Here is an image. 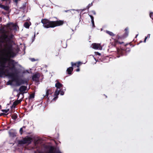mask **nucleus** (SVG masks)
<instances>
[{"label":"nucleus","mask_w":153,"mask_h":153,"mask_svg":"<svg viewBox=\"0 0 153 153\" xmlns=\"http://www.w3.org/2000/svg\"><path fill=\"white\" fill-rule=\"evenodd\" d=\"M6 48L0 51V70L3 74H4V68H7L6 64L8 61L7 58L10 57H13L15 56V53L12 51V47L11 45H7Z\"/></svg>","instance_id":"1"},{"label":"nucleus","mask_w":153,"mask_h":153,"mask_svg":"<svg viewBox=\"0 0 153 153\" xmlns=\"http://www.w3.org/2000/svg\"><path fill=\"white\" fill-rule=\"evenodd\" d=\"M41 22L43 24V26L46 28H53L62 25L64 23L63 20L50 21L46 19H42Z\"/></svg>","instance_id":"2"},{"label":"nucleus","mask_w":153,"mask_h":153,"mask_svg":"<svg viewBox=\"0 0 153 153\" xmlns=\"http://www.w3.org/2000/svg\"><path fill=\"white\" fill-rule=\"evenodd\" d=\"M128 28H126L125 29V33L123 35H120L119 33L116 36V39H114V41L112 42V45L114 47L118 44H124V42H120L119 40H122L128 36Z\"/></svg>","instance_id":"3"},{"label":"nucleus","mask_w":153,"mask_h":153,"mask_svg":"<svg viewBox=\"0 0 153 153\" xmlns=\"http://www.w3.org/2000/svg\"><path fill=\"white\" fill-rule=\"evenodd\" d=\"M16 73L10 74V76L12 77V81H15L17 86H19L22 84H26L27 85L28 82L27 80L21 79H18V76L16 75Z\"/></svg>","instance_id":"4"},{"label":"nucleus","mask_w":153,"mask_h":153,"mask_svg":"<svg viewBox=\"0 0 153 153\" xmlns=\"http://www.w3.org/2000/svg\"><path fill=\"white\" fill-rule=\"evenodd\" d=\"M17 63L13 59L10 60L8 63V65L7 66V68H9L10 70L14 71V72H16V75H18L19 73L15 66L16 64Z\"/></svg>","instance_id":"5"},{"label":"nucleus","mask_w":153,"mask_h":153,"mask_svg":"<svg viewBox=\"0 0 153 153\" xmlns=\"http://www.w3.org/2000/svg\"><path fill=\"white\" fill-rule=\"evenodd\" d=\"M128 45L126 44L125 45L124 48H117V51L118 54L121 55H126L127 51L129 52L130 50L129 48H126V46Z\"/></svg>","instance_id":"6"},{"label":"nucleus","mask_w":153,"mask_h":153,"mask_svg":"<svg viewBox=\"0 0 153 153\" xmlns=\"http://www.w3.org/2000/svg\"><path fill=\"white\" fill-rule=\"evenodd\" d=\"M32 138L30 137H24L22 140L18 141V143L19 144H30L32 141Z\"/></svg>","instance_id":"7"},{"label":"nucleus","mask_w":153,"mask_h":153,"mask_svg":"<svg viewBox=\"0 0 153 153\" xmlns=\"http://www.w3.org/2000/svg\"><path fill=\"white\" fill-rule=\"evenodd\" d=\"M7 26L10 30H17V26L16 24H14L13 23H10L7 24Z\"/></svg>","instance_id":"8"},{"label":"nucleus","mask_w":153,"mask_h":153,"mask_svg":"<svg viewBox=\"0 0 153 153\" xmlns=\"http://www.w3.org/2000/svg\"><path fill=\"white\" fill-rule=\"evenodd\" d=\"M53 92V91L50 89H47L46 91V95L44 96V97L45 98H47L48 99V102L50 101V100L49 98L50 97H48V95L49 94H51Z\"/></svg>","instance_id":"9"},{"label":"nucleus","mask_w":153,"mask_h":153,"mask_svg":"<svg viewBox=\"0 0 153 153\" xmlns=\"http://www.w3.org/2000/svg\"><path fill=\"white\" fill-rule=\"evenodd\" d=\"M5 68H4V74H3V75H2V76L1 77H3V76L4 75L6 74H7L8 76H9L12 79V77L10 76V74L12 73H16L17 74V73L16 72H12V73H10L9 72V69L8 68H6V69H5Z\"/></svg>","instance_id":"10"},{"label":"nucleus","mask_w":153,"mask_h":153,"mask_svg":"<svg viewBox=\"0 0 153 153\" xmlns=\"http://www.w3.org/2000/svg\"><path fill=\"white\" fill-rule=\"evenodd\" d=\"M40 77L39 73H37L34 74L32 77V79L33 81H36L37 79H38Z\"/></svg>","instance_id":"11"},{"label":"nucleus","mask_w":153,"mask_h":153,"mask_svg":"<svg viewBox=\"0 0 153 153\" xmlns=\"http://www.w3.org/2000/svg\"><path fill=\"white\" fill-rule=\"evenodd\" d=\"M92 46L94 49H98L100 48V44L94 43L92 44Z\"/></svg>","instance_id":"12"},{"label":"nucleus","mask_w":153,"mask_h":153,"mask_svg":"<svg viewBox=\"0 0 153 153\" xmlns=\"http://www.w3.org/2000/svg\"><path fill=\"white\" fill-rule=\"evenodd\" d=\"M59 94V92L58 90L57 89H56L54 92V95L55 97L52 99V101L55 100L56 99H57L58 97V96Z\"/></svg>","instance_id":"13"},{"label":"nucleus","mask_w":153,"mask_h":153,"mask_svg":"<svg viewBox=\"0 0 153 153\" xmlns=\"http://www.w3.org/2000/svg\"><path fill=\"white\" fill-rule=\"evenodd\" d=\"M27 88V87L24 85L21 86L19 88V90L21 93H23L24 91H25Z\"/></svg>","instance_id":"14"},{"label":"nucleus","mask_w":153,"mask_h":153,"mask_svg":"<svg viewBox=\"0 0 153 153\" xmlns=\"http://www.w3.org/2000/svg\"><path fill=\"white\" fill-rule=\"evenodd\" d=\"M55 87L56 88V89H60L63 86V85L59 82L58 81L55 84Z\"/></svg>","instance_id":"15"},{"label":"nucleus","mask_w":153,"mask_h":153,"mask_svg":"<svg viewBox=\"0 0 153 153\" xmlns=\"http://www.w3.org/2000/svg\"><path fill=\"white\" fill-rule=\"evenodd\" d=\"M82 64V63L80 62H78L75 63H74L73 62H71V65L72 67L75 66H76L77 68H79L80 65H81Z\"/></svg>","instance_id":"16"},{"label":"nucleus","mask_w":153,"mask_h":153,"mask_svg":"<svg viewBox=\"0 0 153 153\" xmlns=\"http://www.w3.org/2000/svg\"><path fill=\"white\" fill-rule=\"evenodd\" d=\"M21 101L19 100H17L13 102V105L11 106V108L13 107L15 108V106L21 102Z\"/></svg>","instance_id":"17"},{"label":"nucleus","mask_w":153,"mask_h":153,"mask_svg":"<svg viewBox=\"0 0 153 153\" xmlns=\"http://www.w3.org/2000/svg\"><path fill=\"white\" fill-rule=\"evenodd\" d=\"M73 70V67L72 66V67H70L67 69V72L68 74L71 75L72 74Z\"/></svg>","instance_id":"18"},{"label":"nucleus","mask_w":153,"mask_h":153,"mask_svg":"<svg viewBox=\"0 0 153 153\" xmlns=\"http://www.w3.org/2000/svg\"><path fill=\"white\" fill-rule=\"evenodd\" d=\"M54 149L55 148L53 146H50V148L47 153H54Z\"/></svg>","instance_id":"19"},{"label":"nucleus","mask_w":153,"mask_h":153,"mask_svg":"<svg viewBox=\"0 0 153 153\" xmlns=\"http://www.w3.org/2000/svg\"><path fill=\"white\" fill-rule=\"evenodd\" d=\"M9 135L10 137H14L16 136V133L14 132H10L9 133Z\"/></svg>","instance_id":"20"},{"label":"nucleus","mask_w":153,"mask_h":153,"mask_svg":"<svg viewBox=\"0 0 153 153\" xmlns=\"http://www.w3.org/2000/svg\"><path fill=\"white\" fill-rule=\"evenodd\" d=\"M41 141V139H35L34 140V143L35 145L39 144Z\"/></svg>","instance_id":"21"},{"label":"nucleus","mask_w":153,"mask_h":153,"mask_svg":"<svg viewBox=\"0 0 153 153\" xmlns=\"http://www.w3.org/2000/svg\"><path fill=\"white\" fill-rule=\"evenodd\" d=\"M26 7V3L23 4L22 6L20 7V9L22 10L23 11H24L25 10Z\"/></svg>","instance_id":"22"},{"label":"nucleus","mask_w":153,"mask_h":153,"mask_svg":"<svg viewBox=\"0 0 153 153\" xmlns=\"http://www.w3.org/2000/svg\"><path fill=\"white\" fill-rule=\"evenodd\" d=\"M11 117L13 119L15 120L17 118L18 116L16 114H14L11 116Z\"/></svg>","instance_id":"23"},{"label":"nucleus","mask_w":153,"mask_h":153,"mask_svg":"<svg viewBox=\"0 0 153 153\" xmlns=\"http://www.w3.org/2000/svg\"><path fill=\"white\" fill-rule=\"evenodd\" d=\"M30 26L29 23L27 22H25L24 24V26L27 28H29Z\"/></svg>","instance_id":"24"},{"label":"nucleus","mask_w":153,"mask_h":153,"mask_svg":"<svg viewBox=\"0 0 153 153\" xmlns=\"http://www.w3.org/2000/svg\"><path fill=\"white\" fill-rule=\"evenodd\" d=\"M106 32L107 33H108L111 36H115V34L107 30Z\"/></svg>","instance_id":"25"},{"label":"nucleus","mask_w":153,"mask_h":153,"mask_svg":"<svg viewBox=\"0 0 153 153\" xmlns=\"http://www.w3.org/2000/svg\"><path fill=\"white\" fill-rule=\"evenodd\" d=\"M2 9H4L5 10L7 11L9 9V7L7 6H3Z\"/></svg>","instance_id":"26"},{"label":"nucleus","mask_w":153,"mask_h":153,"mask_svg":"<svg viewBox=\"0 0 153 153\" xmlns=\"http://www.w3.org/2000/svg\"><path fill=\"white\" fill-rule=\"evenodd\" d=\"M35 94L34 93H32L31 94H30L29 97V99H33L34 97Z\"/></svg>","instance_id":"27"},{"label":"nucleus","mask_w":153,"mask_h":153,"mask_svg":"<svg viewBox=\"0 0 153 153\" xmlns=\"http://www.w3.org/2000/svg\"><path fill=\"white\" fill-rule=\"evenodd\" d=\"M59 94L62 95H63L64 94V91H63V90L61 89L59 91Z\"/></svg>","instance_id":"28"},{"label":"nucleus","mask_w":153,"mask_h":153,"mask_svg":"<svg viewBox=\"0 0 153 153\" xmlns=\"http://www.w3.org/2000/svg\"><path fill=\"white\" fill-rule=\"evenodd\" d=\"M150 34H148L147 36L146 37H145V39H144V42H146V39L148 38H149L150 37Z\"/></svg>","instance_id":"29"},{"label":"nucleus","mask_w":153,"mask_h":153,"mask_svg":"<svg viewBox=\"0 0 153 153\" xmlns=\"http://www.w3.org/2000/svg\"><path fill=\"white\" fill-rule=\"evenodd\" d=\"M93 5L92 3V2L91 3L89 4H88V6H87L86 7V8L87 9H88L91 6H92Z\"/></svg>","instance_id":"30"},{"label":"nucleus","mask_w":153,"mask_h":153,"mask_svg":"<svg viewBox=\"0 0 153 153\" xmlns=\"http://www.w3.org/2000/svg\"><path fill=\"white\" fill-rule=\"evenodd\" d=\"M19 132L21 135L23 134V128H21L20 129Z\"/></svg>","instance_id":"31"},{"label":"nucleus","mask_w":153,"mask_h":153,"mask_svg":"<svg viewBox=\"0 0 153 153\" xmlns=\"http://www.w3.org/2000/svg\"><path fill=\"white\" fill-rule=\"evenodd\" d=\"M9 111V109H3L1 111L3 112H4L5 113H7Z\"/></svg>","instance_id":"32"},{"label":"nucleus","mask_w":153,"mask_h":153,"mask_svg":"<svg viewBox=\"0 0 153 153\" xmlns=\"http://www.w3.org/2000/svg\"><path fill=\"white\" fill-rule=\"evenodd\" d=\"M13 35L12 34L9 36V37L10 39H13Z\"/></svg>","instance_id":"33"},{"label":"nucleus","mask_w":153,"mask_h":153,"mask_svg":"<svg viewBox=\"0 0 153 153\" xmlns=\"http://www.w3.org/2000/svg\"><path fill=\"white\" fill-rule=\"evenodd\" d=\"M89 16L90 17V18L91 19V21H94V18L93 16L91 15H89Z\"/></svg>","instance_id":"34"},{"label":"nucleus","mask_w":153,"mask_h":153,"mask_svg":"<svg viewBox=\"0 0 153 153\" xmlns=\"http://www.w3.org/2000/svg\"><path fill=\"white\" fill-rule=\"evenodd\" d=\"M14 81H12V79L11 81H9V82H7V84L9 85H12V82H13Z\"/></svg>","instance_id":"35"},{"label":"nucleus","mask_w":153,"mask_h":153,"mask_svg":"<svg viewBox=\"0 0 153 153\" xmlns=\"http://www.w3.org/2000/svg\"><path fill=\"white\" fill-rule=\"evenodd\" d=\"M150 17L152 19H153V13H151L150 14Z\"/></svg>","instance_id":"36"},{"label":"nucleus","mask_w":153,"mask_h":153,"mask_svg":"<svg viewBox=\"0 0 153 153\" xmlns=\"http://www.w3.org/2000/svg\"><path fill=\"white\" fill-rule=\"evenodd\" d=\"M91 22L92 24V27L94 28L95 27L94 21H92Z\"/></svg>","instance_id":"37"},{"label":"nucleus","mask_w":153,"mask_h":153,"mask_svg":"<svg viewBox=\"0 0 153 153\" xmlns=\"http://www.w3.org/2000/svg\"><path fill=\"white\" fill-rule=\"evenodd\" d=\"M91 12L94 15H96V12L94 10H92L91 11Z\"/></svg>","instance_id":"38"},{"label":"nucleus","mask_w":153,"mask_h":153,"mask_svg":"<svg viewBox=\"0 0 153 153\" xmlns=\"http://www.w3.org/2000/svg\"><path fill=\"white\" fill-rule=\"evenodd\" d=\"M7 114H4V113H1L0 114V116H3V115H7Z\"/></svg>","instance_id":"39"},{"label":"nucleus","mask_w":153,"mask_h":153,"mask_svg":"<svg viewBox=\"0 0 153 153\" xmlns=\"http://www.w3.org/2000/svg\"><path fill=\"white\" fill-rule=\"evenodd\" d=\"M20 0H14V1L16 4H17L18 2V1H20Z\"/></svg>","instance_id":"40"},{"label":"nucleus","mask_w":153,"mask_h":153,"mask_svg":"<svg viewBox=\"0 0 153 153\" xmlns=\"http://www.w3.org/2000/svg\"><path fill=\"white\" fill-rule=\"evenodd\" d=\"M4 5H2L1 4H0V7L2 8Z\"/></svg>","instance_id":"41"},{"label":"nucleus","mask_w":153,"mask_h":153,"mask_svg":"<svg viewBox=\"0 0 153 153\" xmlns=\"http://www.w3.org/2000/svg\"><path fill=\"white\" fill-rule=\"evenodd\" d=\"M77 68L76 70V71L77 72H78V71H80V69L79 68Z\"/></svg>","instance_id":"42"},{"label":"nucleus","mask_w":153,"mask_h":153,"mask_svg":"<svg viewBox=\"0 0 153 153\" xmlns=\"http://www.w3.org/2000/svg\"><path fill=\"white\" fill-rule=\"evenodd\" d=\"M4 37H5L4 39H6L7 37L8 36L5 35L4 36Z\"/></svg>","instance_id":"43"},{"label":"nucleus","mask_w":153,"mask_h":153,"mask_svg":"<svg viewBox=\"0 0 153 153\" xmlns=\"http://www.w3.org/2000/svg\"><path fill=\"white\" fill-rule=\"evenodd\" d=\"M26 126H23V127L22 128H23V129H25L26 128Z\"/></svg>","instance_id":"44"},{"label":"nucleus","mask_w":153,"mask_h":153,"mask_svg":"<svg viewBox=\"0 0 153 153\" xmlns=\"http://www.w3.org/2000/svg\"><path fill=\"white\" fill-rule=\"evenodd\" d=\"M31 59H32V61H35V60L34 58H32Z\"/></svg>","instance_id":"45"},{"label":"nucleus","mask_w":153,"mask_h":153,"mask_svg":"<svg viewBox=\"0 0 153 153\" xmlns=\"http://www.w3.org/2000/svg\"><path fill=\"white\" fill-rule=\"evenodd\" d=\"M2 21V18L1 17H0V22Z\"/></svg>","instance_id":"46"},{"label":"nucleus","mask_w":153,"mask_h":153,"mask_svg":"<svg viewBox=\"0 0 153 153\" xmlns=\"http://www.w3.org/2000/svg\"><path fill=\"white\" fill-rule=\"evenodd\" d=\"M57 153H61L60 151H58V152H57Z\"/></svg>","instance_id":"47"},{"label":"nucleus","mask_w":153,"mask_h":153,"mask_svg":"<svg viewBox=\"0 0 153 153\" xmlns=\"http://www.w3.org/2000/svg\"><path fill=\"white\" fill-rule=\"evenodd\" d=\"M0 42H1V43H3V42H4V41H0Z\"/></svg>","instance_id":"48"},{"label":"nucleus","mask_w":153,"mask_h":153,"mask_svg":"<svg viewBox=\"0 0 153 153\" xmlns=\"http://www.w3.org/2000/svg\"><path fill=\"white\" fill-rule=\"evenodd\" d=\"M68 11V10H65V12H67Z\"/></svg>","instance_id":"49"},{"label":"nucleus","mask_w":153,"mask_h":153,"mask_svg":"<svg viewBox=\"0 0 153 153\" xmlns=\"http://www.w3.org/2000/svg\"><path fill=\"white\" fill-rule=\"evenodd\" d=\"M1 1H6V0H1Z\"/></svg>","instance_id":"50"},{"label":"nucleus","mask_w":153,"mask_h":153,"mask_svg":"<svg viewBox=\"0 0 153 153\" xmlns=\"http://www.w3.org/2000/svg\"><path fill=\"white\" fill-rule=\"evenodd\" d=\"M1 105H0V109H1Z\"/></svg>","instance_id":"51"},{"label":"nucleus","mask_w":153,"mask_h":153,"mask_svg":"<svg viewBox=\"0 0 153 153\" xmlns=\"http://www.w3.org/2000/svg\"><path fill=\"white\" fill-rule=\"evenodd\" d=\"M63 90H64L65 91L66 89H65V88H64V89Z\"/></svg>","instance_id":"52"},{"label":"nucleus","mask_w":153,"mask_h":153,"mask_svg":"<svg viewBox=\"0 0 153 153\" xmlns=\"http://www.w3.org/2000/svg\"><path fill=\"white\" fill-rule=\"evenodd\" d=\"M9 0H6V1H9Z\"/></svg>","instance_id":"53"},{"label":"nucleus","mask_w":153,"mask_h":153,"mask_svg":"<svg viewBox=\"0 0 153 153\" xmlns=\"http://www.w3.org/2000/svg\"><path fill=\"white\" fill-rule=\"evenodd\" d=\"M138 36V35H137L136 36V37H137V36Z\"/></svg>","instance_id":"54"},{"label":"nucleus","mask_w":153,"mask_h":153,"mask_svg":"<svg viewBox=\"0 0 153 153\" xmlns=\"http://www.w3.org/2000/svg\"><path fill=\"white\" fill-rule=\"evenodd\" d=\"M120 56H118V57H119Z\"/></svg>","instance_id":"55"}]
</instances>
